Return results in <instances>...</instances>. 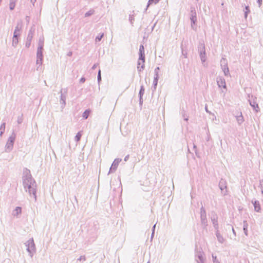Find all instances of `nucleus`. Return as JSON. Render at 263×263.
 I'll use <instances>...</instances> for the list:
<instances>
[{"label": "nucleus", "mask_w": 263, "mask_h": 263, "mask_svg": "<svg viewBox=\"0 0 263 263\" xmlns=\"http://www.w3.org/2000/svg\"><path fill=\"white\" fill-rule=\"evenodd\" d=\"M144 48L143 45H141L139 48V52H140V58L139 60H142L143 62H144Z\"/></svg>", "instance_id": "nucleus-1"}, {"label": "nucleus", "mask_w": 263, "mask_h": 263, "mask_svg": "<svg viewBox=\"0 0 263 263\" xmlns=\"http://www.w3.org/2000/svg\"><path fill=\"white\" fill-rule=\"evenodd\" d=\"M16 0H11L9 3V8L10 10L14 9L15 6Z\"/></svg>", "instance_id": "nucleus-2"}, {"label": "nucleus", "mask_w": 263, "mask_h": 263, "mask_svg": "<svg viewBox=\"0 0 263 263\" xmlns=\"http://www.w3.org/2000/svg\"><path fill=\"white\" fill-rule=\"evenodd\" d=\"M253 204L255 210L257 212H259L260 210V207L258 202L255 201Z\"/></svg>", "instance_id": "nucleus-3"}, {"label": "nucleus", "mask_w": 263, "mask_h": 263, "mask_svg": "<svg viewBox=\"0 0 263 263\" xmlns=\"http://www.w3.org/2000/svg\"><path fill=\"white\" fill-rule=\"evenodd\" d=\"M21 212H22V209L20 207H16L14 210V214L16 215L21 214Z\"/></svg>", "instance_id": "nucleus-4"}, {"label": "nucleus", "mask_w": 263, "mask_h": 263, "mask_svg": "<svg viewBox=\"0 0 263 263\" xmlns=\"http://www.w3.org/2000/svg\"><path fill=\"white\" fill-rule=\"evenodd\" d=\"M90 111L89 110H85L83 114V118L85 119H87L90 114Z\"/></svg>", "instance_id": "nucleus-5"}, {"label": "nucleus", "mask_w": 263, "mask_h": 263, "mask_svg": "<svg viewBox=\"0 0 263 263\" xmlns=\"http://www.w3.org/2000/svg\"><path fill=\"white\" fill-rule=\"evenodd\" d=\"M29 192L31 194L32 193L33 195H35V191L33 187H31V185H29Z\"/></svg>", "instance_id": "nucleus-6"}, {"label": "nucleus", "mask_w": 263, "mask_h": 263, "mask_svg": "<svg viewBox=\"0 0 263 263\" xmlns=\"http://www.w3.org/2000/svg\"><path fill=\"white\" fill-rule=\"evenodd\" d=\"M81 136L82 134L81 133V132H79L78 133H77V135L75 137L76 141H79L80 140Z\"/></svg>", "instance_id": "nucleus-7"}, {"label": "nucleus", "mask_w": 263, "mask_h": 263, "mask_svg": "<svg viewBox=\"0 0 263 263\" xmlns=\"http://www.w3.org/2000/svg\"><path fill=\"white\" fill-rule=\"evenodd\" d=\"M159 0H149L148 4L152 5L153 4H156L159 2Z\"/></svg>", "instance_id": "nucleus-8"}, {"label": "nucleus", "mask_w": 263, "mask_h": 263, "mask_svg": "<svg viewBox=\"0 0 263 263\" xmlns=\"http://www.w3.org/2000/svg\"><path fill=\"white\" fill-rule=\"evenodd\" d=\"M94 12V11L93 10H91L88 12H87L86 14H85V16H89L90 15H91L92 14H93Z\"/></svg>", "instance_id": "nucleus-9"}, {"label": "nucleus", "mask_w": 263, "mask_h": 263, "mask_svg": "<svg viewBox=\"0 0 263 263\" xmlns=\"http://www.w3.org/2000/svg\"><path fill=\"white\" fill-rule=\"evenodd\" d=\"M144 88L143 86H141L140 90V94L143 95L144 93Z\"/></svg>", "instance_id": "nucleus-10"}, {"label": "nucleus", "mask_w": 263, "mask_h": 263, "mask_svg": "<svg viewBox=\"0 0 263 263\" xmlns=\"http://www.w3.org/2000/svg\"><path fill=\"white\" fill-rule=\"evenodd\" d=\"M220 83H221V85L224 88H226V85H225V83L224 82H223V81L222 80H220Z\"/></svg>", "instance_id": "nucleus-11"}, {"label": "nucleus", "mask_w": 263, "mask_h": 263, "mask_svg": "<svg viewBox=\"0 0 263 263\" xmlns=\"http://www.w3.org/2000/svg\"><path fill=\"white\" fill-rule=\"evenodd\" d=\"M98 79L99 81L101 80V71L100 70H99V73H98Z\"/></svg>", "instance_id": "nucleus-12"}, {"label": "nucleus", "mask_w": 263, "mask_h": 263, "mask_svg": "<svg viewBox=\"0 0 263 263\" xmlns=\"http://www.w3.org/2000/svg\"><path fill=\"white\" fill-rule=\"evenodd\" d=\"M102 35H102L100 37H97L96 38V40H97L98 41H100L101 40V39L102 37Z\"/></svg>", "instance_id": "nucleus-13"}, {"label": "nucleus", "mask_w": 263, "mask_h": 263, "mask_svg": "<svg viewBox=\"0 0 263 263\" xmlns=\"http://www.w3.org/2000/svg\"><path fill=\"white\" fill-rule=\"evenodd\" d=\"M13 139H11V140H10V145H11V146H12L13 145Z\"/></svg>", "instance_id": "nucleus-14"}, {"label": "nucleus", "mask_w": 263, "mask_h": 263, "mask_svg": "<svg viewBox=\"0 0 263 263\" xmlns=\"http://www.w3.org/2000/svg\"><path fill=\"white\" fill-rule=\"evenodd\" d=\"M155 85H156L157 84V78H155Z\"/></svg>", "instance_id": "nucleus-15"}, {"label": "nucleus", "mask_w": 263, "mask_h": 263, "mask_svg": "<svg viewBox=\"0 0 263 263\" xmlns=\"http://www.w3.org/2000/svg\"><path fill=\"white\" fill-rule=\"evenodd\" d=\"M2 128H3V129H5V124L1 126V129Z\"/></svg>", "instance_id": "nucleus-16"}, {"label": "nucleus", "mask_w": 263, "mask_h": 263, "mask_svg": "<svg viewBox=\"0 0 263 263\" xmlns=\"http://www.w3.org/2000/svg\"><path fill=\"white\" fill-rule=\"evenodd\" d=\"M261 1H262V0H258L259 5H261Z\"/></svg>", "instance_id": "nucleus-17"}, {"label": "nucleus", "mask_w": 263, "mask_h": 263, "mask_svg": "<svg viewBox=\"0 0 263 263\" xmlns=\"http://www.w3.org/2000/svg\"><path fill=\"white\" fill-rule=\"evenodd\" d=\"M17 36V35L16 34V31H14V37H16Z\"/></svg>", "instance_id": "nucleus-18"}, {"label": "nucleus", "mask_w": 263, "mask_h": 263, "mask_svg": "<svg viewBox=\"0 0 263 263\" xmlns=\"http://www.w3.org/2000/svg\"><path fill=\"white\" fill-rule=\"evenodd\" d=\"M244 229V231H245V233H246V234L247 235V230L246 229V228H244V229Z\"/></svg>", "instance_id": "nucleus-19"}, {"label": "nucleus", "mask_w": 263, "mask_h": 263, "mask_svg": "<svg viewBox=\"0 0 263 263\" xmlns=\"http://www.w3.org/2000/svg\"><path fill=\"white\" fill-rule=\"evenodd\" d=\"M30 185H31V186H32V187H33V186H34V183H30Z\"/></svg>", "instance_id": "nucleus-20"}, {"label": "nucleus", "mask_w": 263, "mask_h": 263, "mask_svg": "<svg viewBox=\"0 0 263 263\" xmlns=\"http://www.w3.org/2000/svg\"><path fill=\"white\" fill-rule=\"evenodd\" d=\"M84 81H85V80H84V79H81V81H82L83 82H84Z\"/></svg>", "instance_id": "nucleus-21"}, {"label": "nucleus", "mask_w": 263, "mask_h": 263, "mask_svg": "<svg viewBox=\"0 0 263 263\" xmlns=\"http://www.w3.org/2000/svg\"><path fill=\"white\" fill-rule=\"evenodd\" d=\"M219 82H220L219 81H218V85H219V86H220V85Z\"/></svg>", "instance_id": "nucleus-22"}, {"label": "nucleus", "mask_w": 263, "mask_h": 263, "mask_svg": "<svg viewBox=\"0 0 263 263\" xmlns=\"http://www.w3.org/2000/svg\"><path fill=\"white\" fill-rule=\"evenodd\" d=\"M262 193H263V191H262Z\"/></svg>", "instance_id": "nucleus-23"}]
</instances>
